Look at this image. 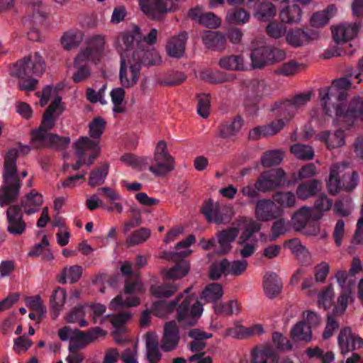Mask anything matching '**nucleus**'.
Segmentation results:
<instances>
[{
    "instance_id": "9b49d317",
    "label": "nucleus",
    "mask_w": 363,
    "mask_h": 363,
    "mask_svg": "<svg viewBox=\"0 0 363 363\" xmlns=\"http://www.w3.org/2000/svg\"><path fill=\"white\" fill-rule=\"evenodd\" d=\"M286 57L285 52L269 46H260L252 50L250 58L252 66L260 69L268 64L279 62Z\"/></svg>"
},
{
    "instance_id": "c03bdc74",
    "label": "nucleus",
    "mask_w": 363,
    "mask_h": 363,
    "mask_svg": "<svg viewBox=\"0 0 363 363\" xmlns=\"http://www.w3.org/2000/svg\"><path fill=\"white\" fill-rule=\"evenodd\" d=\"M223 294V291L222 286L218 283H212L206 286L200 298L206 302L215 303L222 297Z\"/></svg>"
},
{
    "instance_id": "79ce46f5",
    "label": "nucleus",
    "mask_w": 363,
    "mask_h": 363,
    "mask_svg": "<svg viewBox=\"0 0 363 363\" xmlns=\"http://www.w3.org/2000/svg\"><path fill=\"white\" fill-rule=\"evenodd\" d=\"M202 40L206 47L213 50L222 48L225 42V38L222 34L213 30L206 31L203 35Z\"/></svg>"
},
{
    "instance_id": "0eeeda50",
    "label": "nucleus",
    "mask_w": 363,
    "mask_h": 363,
    "mask_svg": "<svg viewBox=\"0 0 363 363\" xmlns=\"http://www.w3.org/2000/svg\"><path fill=\"white\" fill-rule=\"evenodd\" d=\"M177 320L182 326L194 325L203 312V306L194 296L179 294L176 298Z\"/></svg>"
},
{
    "instance_id": "423d86ee",
    "label": "nucleus",
    "mask_w": 363,
    "mask_h": 363,
    "mask_svg": "<svg viewBox=\"0 0 363 363\" xmlns=\"http://www.w3.org/2000/svg\"><path fill=\"white\" fill-rule=\"evenodd\" d=\"M106 332L99 327H94L87 332L69 326H64L58 332L59 337L62 341L69 340V351L76 352L84 348L99 337H104Z\"/></svg>"
},
{
    "instance_id": "ddd939ff",
    "label": "nucleus",
    "mask_w": 363,
    "mask_h": 363,
    "mask_svg": "<svg viewBox=\"0 0 363 363\" xmlns=\"http://www.w3.org/2000/svg\"><path fill=\"white\" fill-rule=\"evenodd\" d=\"M201 211L208 222L213 220L217 224L227 223L231 218V208L214 203L211 199L204 203Z\"/></svg>"
},
{
    "instance_id": "49530a36",
    "label": "nucleus",
    "mask_w": 363,
    "mask_h": 363,
    "mask_svg": "<svg viewBox=\"0 0 363 363\" xmlns=\"http://www.w3.org/2000/svg\"><path fill=\"white\" fill-rule=\"evenodd\" d=\"M333 205V201L328 198L325 194H320L314 203L313 219L319 220L323 216V212L330 209Z\"/></svg>"
},
{
    "instance_id": "1a4fd4ad",
    "label": "nucleus",
    "mask_w": 363,
    "mask_h": 363,
    "mask_svg": "<svg viewBox=\"0 0 363 363\" xmlns=\"http://www.w3.org/2000/svg\"><path fill=\"white\" fill-rule=\"evenodd\" d=\"M189 270V264L187 261L182 259L175 263L166 274V277L169 279L168 281L161 285L151 286L152 295L161 299L171 296L178 289L174 280L185 277Z\"/></svg>"
},
{
    "instance_id": "7ed1b4c3",
    "label": "nucleus",
    "mask_w": 363,
    "mask_h": 363,
    "mask_svg": "<svg viewBox=\"0 0 363 363\" xmlns=\"http://www.w3.org/2000/svg\"><path fill=\"white\" fill-rule=\"evenodd\" d=\"M30 151V146L18 143V148H11L6 153L2 173V185L0 186L1 207L10 205L18 199L22 183L18 174L16 160L20 152L26 155Z\"/></svg>"
},
{
    "instance_id": "f03ea898",
    "label": "nucleus",
    "mask_w": 363,
    "mask_h": 363,
    "mask_svg": "<svg viewBox=\"0 0 363 363\" xmlns=\"http://www.w3.org/2000/svg\"><path fill=\"white\" fill-rule=\"evenodd\" d=\"M351 85L347 78L342 77L320 89V105L324 113H363V101L359 96H354L347 103V91Z\"/></svg>"
},
{
    "instance_id": "dca6fc26",
    "label": "nucleus",
    "mask_w": 363,
    "mask_h": 363,
    "mask_svg": "<svg viewBox=\"0 0 363 363\" xmlns=\"http://www.w3.org/2000/svg\"><path fill=\"white\" fill-rule=\"evenodd\" d=\"M139 3L142 11L153 19H158L163 13L175 9L173 1L164 2L163 0H139Z\"/></svg>"
},
{
    "instance_id": "13d9d810",
    "label": "nucleus",
    "mask_w": 363,
    "mask_h": 363,
    "mask_svg": "<svg viewBox=\"0 0 363 363\" xmlns=\"http://www.w3.org/2000/svg\"><path fill=\"white\" fill-rule=\"evenodd\" d=\"M283 160L281 152L279 150H270L265 152L261 157V163L265 167L276 166Z\"/></svg>"
},
{
    "instance_id": "f8f14e48",
    "label": "nucleus",
    "mask_w": 363,
    "mask_h": 363,
    "mask_svg": "<svg viewBox=\"0 0 363 363\" xmlns=\"http://www.w3.org/2000/svg\"><path fill=\"white\" fill-rule=\"evenodd\" d=\"M285 182V172L281 169H272L262 173L255 186L262 192H267L283 186Z\"/></svg>"
},
{
    "instance_id": "412c9836",
    "label": "nucleus",
    "mask_w": 363,
    "mask_h": 363,
    "mask_svg": "<svg viewBox=\"0 0 363 363\" xmlns=\"http://www.w3.org/2000/svg\"><path fill=\"white\" fill-rule=\"evenodd\" d=\"M311 99V92H305L296 94L291 100H285L275 102L272 106L271 111H291L298 109L306 105Z\"/></svg>"
},
{
    "instance_id": "69168bd1",
    "label": "nucleus",
    "mask_w": 363,
    "mask_h": 363,
    "mask_svg": "<svg viewBox=\"0 0 363 363\" xmlns=\"http://www.w3.org/2000/svg\"><path fill=\"white\" fill-rule=\"evenodd\" d=\"M287 232L286 222L283 218L276 220L271 228L270 241H275L279 236Z\"/></svg>"
},
{
    "instance_id": "37998d69",
    "label": "nucleus",
    "mask_w": 363,
    "mask_h": 363,
    "mask_svg": "<svg viewBox=\"0 0 363 363\" xmlns=\"http://www.w3.org/2000/svg\"><path fill=\"white\" fill-rule=\"evenodd\" d=\"M277 13L274 5L267 1H262L256 9L255 16L259 21H268L272 19Z\"/></svg>"
},
{
    "instance_id": "ea45409f",
    "label": "nucleus",
    "mask_w": 363,
    "mask_h": 363,
    "mask_svg": "<svg viewBox=\"0 0 363 363\" xmlns=\"http://www.w3.org/2000/svg\"><path fill=\"white\" fill-rule=\"evenodd\" d=\"M336 7L334 5H329L325 9L315 13L311 19V26L313 27H323L336 13Z\"/></svg>"
},
{
    "instance_id": "2eb2a0df",
    "label": "nucleus",
    "mask_w": 363,
    "mask_h": 363,
    "mask_svg": "<svg viewBox=\"0 0 363 363\" xmlns=\"http://www.w3.org/2000/svg\"><path fill=\"white\" fill-rule=\"evenodd\" d=\"M311 0H277L282 3H288L286 7L282 9L279 13L281 21L285 23L294 24L300 22L302 11L298 4L306 6L310 4Z\"/></svg>"
},
{
    "instance_id": "e2e57ef3",
    "label": "nucleus",
    "mask_w": 363,
    "mask_h": 363,
    "mask_svg": "<svg viewBox=\"0 0 363 363\" xmlns=\"http://www.w3.org/2000/svg\"><path fill=\"white\" fill-rule=\"evenodd\" d=\"M177 306V301L167 302L164 300L155 301L152 304V311L157 316L164 315L167 313L173 311Z\"/></svg>"
},
{
    "instance_id": "09e8293b",
    "label": "nucleus",
    "mask_w": 363,
    "mask_h": 363,
    "mask_svg": "<svg viewBox=\"0 0 363 363\" xmlns=\"http://www.w3.org/2000/svg\"><path fill=\"white\" fill-rule=\"evenodd\" d=\"M108 173V164H104L97 169H93L90 172L89 178V185L90 186H96L103 184L105 179Z\"/></svg>"
},
{
    "instance_id": "de8ad7c7",
    "label": "nucleus",
    "mask_w": 363,
    "mask_h": 363,
    "mask_svg": "<svg viewBox=\"0 0 363 363\" xmlns=\"http://www.w3.org/2000/svg\"><path fill=\"white\" fill-rule=\"evenodd\" d=\"M67 293L60 287H57L50 297V306L54 311V318L57 316L58 312L62 309L65 303Z\"/></svg>"
},
{
    "instance_id": "a878e982",
    "label": "nucleus",
    "mask_w": 363,
    "mask_h": 363,
    "mask_svg": "<svg viewBox=\"0 0 363 363\" xmlns=\"http://www.w3.org/2000/svg\"><path fill=\"white\" fill-rule=\"evenodd\" d=\"M358 33V26L352 23H342L332 29L333 37L337 44L346 43L354 38Z\"/></svg>"
},
{
    "instance_id": "c756f323",
    "label": "nucleus",
    "mask_w": 363,
    "mask_h": 363,
    "mask_svg": "<svg viewBox=\"0 0 363 363\" xmlns=\"http://www.w3.org/2000/svg\"><path fill=\"white\" fill-rule=\"evenodd\" d=\"M315 38V33H308L301 29L290 30L286 36L287 43L293 47L304 46Z\"/></svg>"
},
{
    "instance_id": "b1692460",
    "label": "nucleus",
    "mask_w": 363,
    "mask_h": 363,
    "mask_svg": "<svg viewBox=\"0 0 363 363\" xmlns=\"http://www.w3.org/2000/svg\"><path fill=\"white\" fill-rule=\"evenodd\" d=\"M189 16L198 23L209 28H216L221 23L220 19L213 13H203L199 6L191 9L189 11Z\"/></svg>"
},
{
    "instance_id": "a211bd4d",
    "label": "nucleus",
    "mask_w": 363,
    "mask_h": 363,
    "mask_svg": "<svg viewBox=\"0 0 363 363\" xmlns=\"http://www.w3.org/2000/svg\"><path fill=\"white\" fill-rule=\"evenodd\" d=\"M74 154L76 156H83L86 152H90V155L85 164L90 166L93 164L94 160L98 157L101 148L98 145L97 141H92L87 136L80 137L74 143Z\"/></svg>"
},
{
    "instance_id": "a19ab883",
    "label": "nucleus",
    "mask_w": 363,
    "mask_h": 363,
    "mask_svg": "<svg viewBox=\"0 0 363 363\" xmlns=\"http://www.w3.org/2000/svg\"><path fill=\"white\" fill-rule=\"evenodd\" d=\"M219 65L225 69L243 71L247 69L244 59L240 55H230L221 58Z\"/></svg>"
},
{
    "instance_id": "9d476101",
    "label": "nucleus",
    "mask_w": 363,
    "mask_h": 363,
    "mask_svg": "<svg viewBox=\"0 0 363 363\" xmlns=\"http://www.w3.org/2000/svg\"><path fill=\"white\" fill-rule=\"evenodd\" d=\"M45 69V63L39 52L30 54L18 61L11 68V74L18 78L41 76Z\"/></svg>"
},
{
    "instance_id": "20e7f679",
    "label": "nucleus",
    "mask_w": 363,
    "mask_h": 363,
    "mask_svg": "<svg viewBox=\"0 0 363 363\" xmlns=\"http://www.w3.org/2000/svg\"><path fill=\"white\" fill-rule=\"evenodd\" d=\"M104 38L97 35L90 38L88 47L82 50L75 57L74 65L77 71L73 74L72 80L74 83H79L87 79L91 74L88 65L97 64L101 59Z\"/></svg>"
},
{
    "instance_id": "4d7b16f0",
    "label": "nucleus",
    "mask_w": 363,
    "mask_h": 363,
    "mask_svg": "<svg viewBox=\"0 0 363 363\" xmlns=\"http://www.w3.org/2000/svg\"><path fill=\"white\" fill-rule=\"evenodd\" d=\"M290 150L291 153L300 160H311L314 156L313 148L306 145L294 144L291 147Z\"/></svg>"
},
{
    "instance_id": "393cba45",
    "label": "nucleus",
    "mask_w": 363,
    "mask_h": 363,
    "mask_svg": "<svg viewBox=\"0 0 363 363\" xmlns=\"http://www.w3.org/2000/svg\"><path fill=\"white\" fill-rule=\"evenodd\" d=\"M239 233V229L231 227L218 233V242L219 246L214 249V252L219 255H225L231 249L230 243L235 240Z\"/></svg>"
},
{
    "instance_id": "5701e85b",
    "label": "nucleus",
    "mask_w": 363,
    "mask_h": 363,
    "mask_svg": "<svg viewBox=\"0 0 363 363\" xmlns=\"http://www.w3.org/2000/svg\"><path fill=\"white\" fill-rule=\"evenodd\" d=\"M187 39L188 35L186 32H181L178 35L172 36L166 44L167 55L174 58L182 57L185 52Z\"/></svg>"
},
{
    "instance_id": "6e6d98bb",
    "label": "nucleus",
    "mask_w": 363,
    "mask_h": 363,
    "mask_svg": "<svg viewBox=\"0 0 363 363\" xmlns=\"http://www.w3.org/2000/svg\"><path fill=\"white\" fill-rule=\"evenodd\" d=\"M275 202L283 208L294 206L296 201V195L291 191H278L273 195Z\"/></svg>"
},
{
    "instance_id": "bb28decb",
    "label": "nucleus",
    "mask_w": 363,
    "mask_h": 363,
    "mask_svg": "<svg viewBox=\"0 0 363 363\" xmlns=\"http://www.w3.org/2000/svg\"><path fill=\"white\" fill-rule=\"evenodd\" d=\"M43 203L42 194L37 192L35 189L28 193L21 201V210L23 208L25 213L28 215H32L40 210Z\"/></svg>"
},
{
    "instance_id": "680f3d73",
    "label": "nucleus",
    "mask_w": 363,
    "mask_h": 363,
    "mask_svg": "<svg viewBox=\"0 0 363 363\" xmlns=\"http://www.w3.org/2000/svg\"><path fill=\"white\" fill-rule=\"evenodd\" d=\"M70 143L69 137H60L56 134L50 133L43 147L51 146L59 150L65 149Z\"/></svg>"
},
{
    "instance_id": "4be33fe9",
    "label": "nucleus",
    "mask_w": 363,
    "mask_h": 363,
    "mask_svg": "<svg viewBox=\"0 0 363 363\" xmlns=\"http://www.w3.org/2000/svg\"><path fill=\"white\" fill-rule=\"evenodd\" d=\"M55 91L52 89L50 86L44 87L40 99V104L41 106L46 105L50 98H52L50 104L48 107L45 113H62L65 111V105L62 102L60 96H55Z\"/></svg>"
},
{
    "instance_id": "774afa93",
    "label": "nucleus",
    "mask_w": 363,
    "mask_h": 363,
    "mask_svg": "<svg viewBox=\"0 0 363 363\" xmlns=\"http://www.w3.org/2000/svg\"><path fill=\"white\" fill-rule=\"evenodd\" d=\"M285 125V122L282 119H278L272 121L267 125L259 126L262 137L272 135L279 132Z\"/></svg>"
},
{
    "instance_id": "f257e3e1",
    "label": "nucleus",
    "mask_w": 363,
    "mask_h": 363,
    "mask_svg": "<svg viewBox=\"0 0 363 363\" xmlns=\"http://www.w3.org/2000/svg\"><path fill=\"white\" fill-rule=\"evenodd\" d=\"M135 36L130 33H122L117 39L116 48L121 56L119 78L124 87L134 86L139 77L141 65H159L161 57L154 50H133Z\"/></svg>"
},
{
    "instance_id": "052dcab7",
    "label": "nucleus",
    "mask_w": 363,
    "mask_h": 363,
    "mask_svg": "<svg viewBox=\"0 0 363 363\" xmlns=\"http://www.w3.org/2000/svg\"><path fill=\"white\" fill-rule=\"evenodd\" d=\"M341 178L342 190L350 192L357 186L359 180V174L353 171L351 173L347 172L342 174Z\"/></svg>"
},
{
    "instance_id": "338daca9",
    "label": "nucleus",
    "mask_w": 363,
    "mask_h": 363,
    "mask_svg": "<svg viewBox=\"0 0 363 363\" xmlns=\"http://www.w3.org/2000/svg\"><path fill=\"white\" fill-rule=\"evenodd\" d=\"M27 306L38 313L39 319H42L46 313V308L43 306L40 296H31L26 300Z\"/></svg>"
},
{
    "instance_id": "4c0bfd02",
    "label": "nucleus",
    "mask_w": 363,
    "mask_h": 363,
    "mask_svg": "<svg viewBox=\"0 0 363 363\" xmlns=\"http://www.w3.org/2000/svg\"><path fill=\"white\" fill-rule=\"evenodd\" d=\"M290 335L295 342H308L311 340V325H308L305 321L298 322L292 328Z\"/></svg>"
},
{
    "instance_id": "7c9ffc66",
    "label": "nucleus",
    "mask_w": 363,
    "mask_h": 363,
    "mask_svg": "<svg viewBox=\"0 0 363 363\" xmlns=\"http://www.w3.org/2000/svg\"><path fill=\"white\" fill-rule=\"evenodd\" d=\"M276 206L269 199H262L257 201L255 207V216L259 220L269 221L276 218Z\"/></svg>"
},
{
    "instance_id": "a18cd8bd",
    "label": "nucleus",
    "mask_w": 363,
    "mask_h": 363,
    "mask_svg": "<svg viewBox=\"0 0 363 363\" xmlns=\"http://www.w3.org/2000/svg\"><path fill=\"white\" fill-rule=\"evenodd\" d=\"M82 38L83 34L81 31L69 30L62 37L61 44L64 49L69 50L78 46Z\"/></svg>"
},
{
    "instance_id": "39448f33",
    "label": "nucleus",
    "mask_w": 363,
    "mask_h": 363,
    "mask_svg": "<svg viewBox=\"0 0 363 363\" xmlns=\"http://www.w3.org/2000/svg\"><path fill=\"white\" fill-rule=\"evenodd\" d=\"M122 274L128 277L125 281L124 293L116 296L109 304L111 310H118L123 307L136 306L140 303L138 295L144 291L143 286L138 278L132 279V264L125 262L121 267Z\"/></svg>"
},
{
    "instance_id": "0e129e2a",
    "label": "nucleus",
    "mask_w": 363,
    "mask_h": 363,
    "mask_svg": "<svg viewBox=\"0 0 363 363\" xmlns=\"http://www.w3.org/2000/svg\"><path fill=\"white\" fill-rule=\"evenodd\" d=\"M151 235V230L147 228H141L132 233L128 238V242L131 245H139L146 241Z\"/></svg>"
},
{
    "instance_id": "6ab92c4d",
    "label": "nucleus",
    "mask_w": 363,
    "mask_h": 363,
    "mask_svg": "<svg viewBox=\"0 0 363 363\" xmlns=\"http://www.w3.org/2000/svg\"><path fill=\"white\" fill-rule=\"evenodd\" d=\"M8 221V232L14 235H20L26 230V223L23 220V215L21 207L18 205H12L6 211Z\"/></svg>"
},
{
    "instance_id": "58836bf2",
    "label": "nucleus",
    "mask_w": 363,
    "mask_h": 363,
    "mask_svg": "<svg viewBox=\"0 0 363 363\" xmlns=\"http://www.w3.org/2000/svg\"><path fill=\"white\" fill-rule=\"evenodd\" d=\"M311 218H313L312 210L306 206L301 207L291 218L294 228L298 231L303 230Z\"/></svg>"
},
{
    "instance_id": "72a5a7b5",
    "label": "nucleus",
    "mask_w": 363,
    "mask_h": 363,
    "mask_svg": "<svg viewBox=\"0 0 363 363\" xmlns=\"http://www.w3.org/2000/svg\"><path fill=\"white\" fill-rule=\"evenodd\" d=\"M355 284L353 280H350L346 288L342 289L339 297L337 298V306L335 309L337 313H343L348 305L349 302H353L354 297V288Z\"/></svg>"
},
{
    "instance_id": "3c124183",
    "label": "nucleus",
    "mask_w": 363,
    "mask_h": 363,
    "mask_svg": "<svg viewBox=\"0 0 363 363\" xmlns=\"http://www.w3.org/2000/svg\"><path fill=\"white\" fill-rule=\"evenodd\" d=\"M106 121L101 117L94 118L89 125V133L92 141H97L98 145L101 139V136L104 133L106 127Z\"/></svg>"
},
{
    "instance_id": "bf43d9fd",
    "label": "nucleus",
    "mask_w": 363,
    "mask_h": 363,
    "mask_svg": "<svg viewBox=\"0 0 363 363\" xmlns=\"http://www.w3.org/2000/svg\"><path fill=\"white\" fill-rule=\"evenodd\" d=\"M214 311L217 315H230L239 312L237 301H230L228 303H216L213 306Z\"/></svg>"
},
{
    "instance_id": "f3484780",
    "label": "nucleus",
    "mask_w": 363,
    "mask_h": 363,
    "mask_svg": "<svg viewBox=\"0 0 363 363\" xmlns=\"http://www.w3.org/2000/svg\"><path fill=\"white\" fill-rule=\"evenodd\" d=\"M56 116L57 115H43V118L39 128L31 130L30 143L33 148H43V145L50 134L47 133V131L52 128L54 126L55 121L57 119Z\"/></svg>"
},
{
    "instance_id": "e433bc0d",
    "label": "nucleus",
    "mask_w": 363,
    "mask_h": 363,
    "mask_svg": "<svg viewBox=\"0 0 363 363\" xmlns=\"http://www.w3.org/2000/svg\"><path fill=\"white\" fill-rule=\"evenodd\" d=\"M28 4V11L32 13L30 20L35 23H40L47 16L45 8L41 0H23Z\"/></svg>"
},
{
    "instance_id": "4468645a",
    "label": "nucleus",
    "mask_w": 363,
    "mask_h": 363,
    "mask_svg": "<svg viewBox=\"0 0 363 363\" xmlns=\"http://www.w3.org/2000/svg\"><path fill=\"white\" fill-rule=\"evenodd\" d=\"M337 344L341 354L345 356L349 352L362 347L363 339L358 335L352 333L350 327H344L337 336Z\"/></svg>"
},
{
    "instance_id": "603ef678",
    "label": "nucleus",
    "mask_w": 363,
    "mask_h": 363,
    "mask_svg": "<svg viewBox=\"0 0 363 363\" xmlns=\"http://www.w3.org/2000/svg\"><path fill=\"white\" fill-rule=\"evenodd\" d=\"M326 184L328 192L332 195H336L340 190H342L341 178L337 168L330 169Z\"/></svg>"
},
{
    "instance_id": "864d4df0",
    "label": "nucleus",
    "mask_w": 363,
    "mask_h": 363,
    "mask_svg": "<svg viewBox=\"0 0 363 363\" xmlns=\"http://www.w3.org/2000/svg\"><path fill=\"white\" fill-rule=\"evenodd\" d=\"M228 260L226 258L214 262L209 267V277L212 280H218L222 274H228Z\"/></svg>"
},
{
    "instance_id": "5fc2aeb1",
    "label": "nucleus",
    "mask_w": 363,
    "mask_h": 363,
    "mask_svg": "<svg viewBox=\"0 0 363 363\" xmlns=\"http://www.w3.org/2000/svg\"><path fill=\"white\" fill-rule=\"evenodd\" d=\"M250 14L245 9H233L228 11L226 20L233 24H243L248 21Z\"/></svg>"
},
{
    "instance_id": "473e14b6",
    "label": "nucleus",
    "mask_w": 363,
    "mask_h": 363,
    "mask_svg": "<svg viewBox=\"0 0 363 363\" xmlns=\"http://www.w3.org/2000/svg\"><path fill=\"white\" fill-rule=\"evenodd\" d=\"M279 355L274 350L269 347H264L262 350H253L252 351V363H278Z\"/></svg>"
},
{
    "instance_id": "2f4dec72",
    "label": "nucleus",
    "mask_w": 363,
    "mask_h": 363,
    "mask_svg": "<svg viewBox=\"0 0 363 363\" xmlns=\"http://www.w3.org/2000/svg\"><path fill=\"white\" fill-rule=\"evenodd\" d=\"M321 188L322 184L320 181L311 179L298 185L296 194L299 199L305 200L316 195L321 190Z\"/></svg>"
},
{
    "instance_id": "c9c22d12",
    "label": "nucleus",
    "mask_w": 363,
    "mask_h": 363,
    "mask_svg": "<svg viewBox=\"0 0 363 363\" xmlns=\"http://www.w3.org/2000/svg\"><path fill=\"white\" fill-rule=\"evenodd\" d=\"M242 125L243 120L238 115L231 122H225L219 127V136L224 139L235 136Z\"/></svg>"
},
{
    "instance_id": "c85d7f7f",
    "label": "nucleus",
    "mask_w": 363,
    "mask_h": 363,
    "mask_svg": "<svg viewBox=\"0 0 363 363\" xmlns=\"http://www.w3.org/2000/svg\"><path fill=\"white\" fill-rule=\"evenodd\" d=\"M153 160L155 164L148 169L155 176H164L174 169V159L171 155L153 157Z\"/></svg>"
},
{
    "instance_id": "aec40b11",
    "label": "nucleus",
    "mask_w": 363,
    "mask_h": 363,
    "mask_svg": "<svg viewBox=\"0 0 363 363\" xmlns=\"http://www.w3.org/2000/svg\"><path fill=\"white\" fill-rule=\"evenodd\" d=\"M179 341V328L176 322L172 320L166 323L160 344L161 350L166 352L174 350L178 346Z\"/></svg>"
},
{
    "instance_id": "f704fd0d",
    "label": "nucleus",
    "mask_w": 363,
    "mask_h": 363,
    "mask_svg": "<svg viewBox=\"0 0 363 363\" xmlns=\"http://www.w3.org/2000/svg\"><path fill=\"white\" fill-rule=\"evenodd\" d=\"M130 34H133L135 36V39L134 41H135L139 37L140 34V29L138 28H136L134 30V33H129ZM157 36V30L156 28H152L150 31V33L147 34V36H145L142 41L136 43V45L135 47V42H133V51L137 50L138 48H140V50H145V52L146 50H154L158 55L159 54L157 52V51L152 48H150V45L154 44L156 42Z\"/></svg>"
},
{
    "instance_id": "cd10ccee",
    "label": "nucleus",
    "mask_w": 363,
    "mask_h": 363,
    "mask_svg": "<svg viewBox=\"0 0 363 363\" xmlns=\"http://www.w3.org/2000/svg\"><path fill=\"white\" fill-rule=\"evenodd\" d=\"M263 286L267 296L270 298H273L281 293L283 283L276 273L269 272L264 277Z\"/></svg>"
},
{
    "instance_id": "8fccbe9b",
    "label": "nucleus",
    "mask_w": 363,
    "mask_h": 363,
    "mask_svg": "<svg viewBox=\"0 0 363 363\" xmlns=\"http://www.w3.org/2000/svg\"><path fill=\"white\" fill-rule=\"evenodd\" d=\"M121 161L133 168L142 170L147 167L150 159L145 157H138L131 153H125L121 157Z\"/></svg>"
},
{
    "instance_id": "6e6552de",
    "label": "nucleus",
    "mask_w": 363,
    "mask_h": 363,
    "mask_svg": "<svg viewBox=\"0 0 363 363\" xmlns=\"http://www.w3.org/2000/svg\"><path fill=\"white\" fill-rule=\"evenodd\" d=\"M359 116L363 115H335L333 123L339 129L330 133L325 131L318 135V139L325 143L328 148H337L345 144V130L355 126ZM363 121V117L361 118Z\"/></svg>"
}]
</instances>
